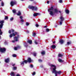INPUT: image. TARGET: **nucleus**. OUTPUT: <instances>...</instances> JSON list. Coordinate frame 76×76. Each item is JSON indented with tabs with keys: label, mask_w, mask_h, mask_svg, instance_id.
<instances>
[{
	"label": "nucleus",
	"mask_w": 76,
	"mask_h": 76,
	"mask_svg": "<svg viewBox=\"0 0 76 76\" xmlns=\"http://www.w3.org/2000/svg\"><path fill=\"white\" fill-rule=\"evenodd\" d=\"M13 69L14 70H15L17 69V67L16 66L14 67Z\"/></svg>",
	"instance_id": "obj_27"
},
{
	"label": "nucleus",
	"mask_w": 76,
	"mask_h": 76,
	"mask_svg": "<svg viewBox=\"0 0 76 76\" xmlns=\"http://www.w3.org/2000/svg\"><path fill=\"white\" fill-rule=\"evenodd\" d=\"M1 28H0V32H1Z\"/></svg>",
	"instance_id": "obj_55"
},
{
	"label": "nucleus",
	"mask_w": 76,
	"mask_h": 76,
	"mask_svg": "<svg viewBox=\"0 0 76 76\" xmlns=\"http://www.w3.org/2000/svg\"><path fill=\"white\" fill-rule=\"evenodd\" d=\"M12 12L14 13H16V10H12Z\"/></svg>",
	"instance_id": "obj_32"
},
{
	"label": "nucleus",
	"mask_w": 76,
	"mask_h": 76,
	"mask_svg": "<svg viewBox=\"0 0 76 76\" xmlns=\"http://www.w3.org/2000/svg\"><path fill=\"white\" fill-rule=\"evenodd\" d=\"M58 57H63V55L59 53L58 54Z\"/></svg>",
	"instance_id": "obj_22"
},
{
	"label": "nucleus",
	"mask_w": 76,
	"mask_h": 76,
	"mask_svg": "<svg viewBox=\"0 0 76 76\" xmlns=\"http://www.w3.org/2000/svg\"><path fill=\"white\" fill-rule=\"evenodd\" d=\"M54 10V8L53 7H50V8L48 10V11L50 12V15H54V12L53 11V10Z\"/></svg>",
	"instance_id": "obj_2"
},
{
	"label": "nucleus",
	"mask_w": 76,
	"mask_h": 76,
	"mask_svg": "<svg viewBox=\"0 0 76 76\" xmlns=\"http://www.w3.org/2000/svg\"><path fill=\"white\" fill-rule=\"evenodd\" d=\"M44 32H45L44 31H43V34H44Z\"/></svg>",
	"instance_id": "obj_56"
},
{
	"label": "nucleus",
	"mask_w": 76,
	"mask_h": 76,
	"mask_svg": "<svg viewBox=\"0 0 76 76\" xmlns=\"http://www.w3.org/2000/svg\"><path fill=\"white\" fill-rule=\"evenodd\" d=\"M16 76H20V74H17V75H16Z\"/></svg>",
	"instance_id": "obj_43"
},
{
	"label": "nucleus",
	"mask_w": 76,
	"mask_h": 76,
	"mask_svg": "<svg viewBox=\"0 0 76 76\" xmlns=\"http://www.w3.org/2000/svg\"><path fill=\"white\" fill-rule=\"evenodd\" d=\"M18 34V33L16 32H15L14 33H12V34H10V38H12L13 36H15L16 35Z\"/></svg>",
	"instance_id": "obj_6"
},
{
	"label": "nucleus",
	"mask_w": 76,
	"mask_h": 76,
	"mask_svg": "<svg viewBox=\"0 0 76 76\" xmlns=\"http://www.w3.org/2000/svg\"><path fill=\"white\" fill-rule=\"evenodd\" d=\"M12 42H15V40H12Z\"/></svg>",
	"instance_id": "obj_50"
},
{
	"label": "nucleus",
	"mask_w": 76,
	"mask_h": 76,
	"mask_svg": "<svg viewBox=\"0 0 76 76\" xmlns=\"http://www.w3.org/2000/svg\"><path fill=\"white\" fill-rule=\"evenodd\" d=\"M3 24H1L0 25V29H2V28H3Z\"/></svg>",
	"instance_id": "obj_26"
},
{
	"label": "nucleus",
	"mask_w": 76,
	"mask_h": 76,
	"mask_svg": "<svg viewBox=\"0 0 76 76\" xmlns=\"http://www.w3.org/2000/svg\"><path fill=\"white\" fill-rule=\"evenodd\" d=\"M1 0H0V1H1Z\"/></svg>",
	"instance_id": "obj_62"
},
{
	"label": "nucleus",
	"mask_w": 76,
	"mask_h": 76,
	"mask_svg": "<svg viewBox=\"0 0 76 76\" xmlns=\"http://www.w3.org/2000/svg\"><path fill=\"white\" fill-rule=\"evenodd\" d=\"M46 32H48L49 31H50V29H49L48 28H47L46 29Z\"/></svg>",
	"instance_id": "obj_30"
},
{
	"label": "nucleus",
	"mask_w": 76,
	"mask_h": 76,
	"mask_svg": "<svg viewBox=\"0 0 76 76\" xmlns=\"http://www.w3.org/2000/svg\"><path fill=\"white\" fill-rule=\"evenodd\" d=\"M0 51L1 53H4L6 51V48H0Z\"/></svg>",
	"instance_id": "obj_8"
},
{
	"label": "nucleus",
	"mask_w": 76,
	"mask_h": 76,
	"mask_svg": "<svg viewBox=\"0 0 76 76\" xmlns=\"http://www.w3.org/2000/svg\"><path fill=\"white\" fill-rule=\"evenodd\" d=\"M58 12V10H57V9H54V13H57Z\"/></svg>",
	"instance_id": "obj_15"
},
{
	"label": "nucleus",
	"mask_w": 76,
	"mask_h": 76,
	"mask_svg": "<svg viewBox=\"0 0 76 76\" xmlns=\"http://www.w3.org/2000/svg\"><path fill=\"white\" fill-rule=\"evenodd\" d=\"M12 66H15V64H14L12 65Z\"/></svg>",
	"instance_id": "obj_51"
},
{
	"label": "nucleus",
	"mask_w": 76,
	"mask_h": 76,
	"mask_svg": "<svg viewBox=\"0 0 76 76\" xmlns=\"http://www.w3.org/2000/svg\"><path fill=\"white\" fill-rule=\"evenodd\" d=\"M28 43H29L30 44H32V40H28Z\"/></svg>",
	"instance_id": "obj_14"
},
{
	"label": "nucleus",
	"mask_w": 76,
	"mask_h": 76,
	"mask_svg": "<svg viewBox=\"0 0 76 76\" xmlns=\"http://www.w3.org/2000/svg\"><path fill=\"white\" fill-rule=\"evenodd\" d=\"M4 22V20H2L0 21V23L1 24H2L3 25V23Z\"/></svg>",
	"instance_id": "obj_18"
},
{
	"label": "nucleus",
	"mask_w": 76,
	"mask_h": 76,
	"mask_svg": "<svg viewBox=\"0 0 76 76\" xmlns=\"http://www.w3.org/2000/svg\"><path fill=\"white\" fill-rule=\"evenodd\" d=\"M36 27H38V26H39V25H38V24H36Z\"/></svg>",
	"instance_id": "obj_44"
},
{
	"label": "nucleus",
	"mask_w": 76,
	"mask_h": 76,
	"mask_svg": "<svg viewBox=\"0 0 76 76\" xmlns=\"http://www.w3.org/2000/svg\"><path fill=\"white\" fill-rule=\"evenodd\" d=\"M24 63H25V62H24V61H23L21 63V65H24Z\"/></svg>",
	"instance_id": "obj_28"
},
{
	"label": "nucleus",
	"mask_w": 76,
	"mask_h": 76,
	"mask_svg": "<svg viewBox=\"0 0 76 76\" xmlns=\"http://www.w3.org/2000/svg\"><path fill=\"white\" fill-rule=\"evenodd\" d=\"M63 42H64V41L62 39H61L60 41H59V42L61 43V44H63Z\"/></svg>",
	"instance_id": "obj_17"
},
{
	"label": "nucleus",
	"mask_w": 76,
	"mask_h": 76,
	"mask_svg": "<svg viewBox=\"0 0 76 76\" xmlns=\"http://www.w3.org/2000/svg\"><path fill=\"white\" fill-rule=\"evenodd\" d=\"M19 36L18 35L17 37H14V39L15 40V41H18V38H19Z\"/></svg>",
	"instance_id": "obj_10"
},
{
	"label": "nucleus",
	"mask_w": 76,
	"mask_h": 76,
	"mask_svg": "<svg viewBox=\"0 0 76 76\" xmlns=\"http://www.w3.org/2000/svg\"><path fill=\"white\" fill-rule=\"evenodd\" d=\"M29 7L30 9H32V10H37V8L36 7H34L33 6H29Z\"/></svg>",
	"instance_id": "obj_5"
},
{
	"label": "nucleus",
	"mask_w": 76,
	"mask_h": 76,
	"mask_svg": "<svg viewBox=\"0 0 76 76\" xmlns=\"http://www.w3.org/2000/svg\"><path fill=\"white\" fill-rule=\"evenodd\" d=\"M45 53V52L44 51H43L41 52V54H42V55H44Z\"/></svg>",
	"instance_id": "obj_23"
},
{
	"label": "nucleus",
	"mask_w": 76,
	"mask_h": 76,
	"mask_svg": "<svg viewBox=\"0 0 76 76\" xmlns=\"http://www.w3.org/2000/svg\"><path fill=\"white\" fill-rule=\"evenodd\" d=\"M20 19H22V18H23V17H22V16H20Z\"/></svg>",
	"instance_id": "obj_45"
},
{
	"label": "nucleus",
	"mask_w": 76,
	"mask_h": 76,
	"mask_svg": "<svg viewBox=\"0 0 76 76\" xmlns=\"http://www.w3.org/2000/svg\"><path fill=\"white\" fill-rule=\"evenodd\" d=\"M38 61H39V62H42V60L39 59Z\"/></svg>",
	"instance_id": "obj_40"
},
{
	"label": "nucleus",
	"mask_w": 76,
	"mask_h": 76,
	"mask_svg": "<svg viewBox=\"0 0 76 76\" xmlns=\"http://www.w3.org/2000/svg\"><path fill=\"white\" fill-rule=\"evenodd\" d=\"M60 18V20L59 21V24L61 25L62 24L64 20V18L62 16H61Z\"/></svg>",
	"instance_id": "obj_3"
},
{
	"label": "nucleus",
	"mask_w": 76,
	"mask_h": 76,
	"mask_svg": "<svg viewBox=\"0 0 76 76\" xmlns=\"http://www.w3.org/2000/svg\"><path fill=\"white\" fill-rule=\"evenodd\" d=\"M10 20H11V21H12V20H13V18H11L10 19Z\"/></svg>",
	"instance_id": "obj_38"
},
{
	"label": "nucleus",
	"mask_w": 76,
	"mask_h": 76,
	"mask_svg": "<svg viewBox=\"0 0 76 76\" xmlns=\"http://www.w3.org/2000/svg\"><path fill=\"white\" fill-rule=\"evenodd\" d=\"M51 69H52V68H51Z\"/></svg>",
	"instance_id": "obj_61"
},
{
	"label": "nucleus",
	"mask_w": 76,
	"mask_h": 76,
	"mask_svg": "<svg viewBox=\"0 0 76 76\" xmlns=\"http://www.w3.org/2000/svg\"><path fill=\"white\" fill-rule=\"evenodd\" d=\"M58 61L60 63H63V62H64V60H62L61 59H58Z\"/></svg>",
	"instance_id": "obj_13"
},
{
	"label": "nucleus",
	"mask_w": 76,
	"mask_h": 76,
	"mask_svg": "<svg viewBox=\"0 0 76 76\" xmlns=\"http://www.w3.org/2000/svg\"><path fill=\"white\" fill-rule=\"evenodd\" d=\"M56 43V41H54L53 42V44H55Z\"/></svg>",
	"instance_id": "obj_54"
},
{
	"label": "nucleus",
	"mask_w": 76,
	"mask_h": 76,
	"mask_svg": "<svg viewBox=\"0 0 76 76\" xmlns=\"http://www.w3.org/2000/svg\"><path fill=\"white\" fill-rule=\"evenodd\" d=\"M56 45H53L51 46V48H53V49H55V48H56Z\"/></svg>",
	"instance_id": "obj_16"
},
{
	"label": "nucleus",
	"mask_w": 76,
	"mask_h": 76,
	"mask_svg": "<svg viewBox=\"0 0 76 76\" xmlns=\"http://www.w3.org/2000/svg\"><path fill=\"white\" fill-rule=\"evenodd\" d=\"M50 66L52 67H53V73H55V76H57L58 75H60L61 73V71H57L56 69V66L54 65L50 64Z\"/></svg>",
	"instance_id": "obj_1"
},
{
	"label": "nucleus",
	"mask_w": 76,
	"mask_h": 76,
	"mask_svg": "<svg viewBox=\"0 0 76 76\" xmlns=\"http://www.w3.org/2000/svg\"><path fill=\"white\" fill-rule=\"evenodd\" d=\"M19 47V46H18L17 47H15L14 48V49L15 50H18V48Z\"/></svg>",
	"instance_id": "obj_21"
},
{
	"label": "nucleus",
	"mask_w": 76,
	"mask_h": 76,
	"mask_svg": "<svg viewBox=\"0 0 76 76\" xmlns=\"http://www.w3.org/2000/svg\"><path fill=\"white\" fill-rule=\"evenodd\" d=\"M25 47H28V45L27 44H26L25 45Z\"/></svg>",
	"instance_id": "obj_49"
},
{
	"label": "nucleus",
	"mask_w": 76,
	"mask_h": 76,
	"mask_svg": "<svg viewBox=\"0 0 76 76\" xmlns=\"http://www.w3.org/2000/svg\"><path fill=\"white\" fill-rule=\"evenodd\" d=\"M24 62L25 63H26V64L27 63H30L32 62V60H31V58H28L27 60H24Z\"/></svg>",
	"instance_id": "obj_4"
},
{
	"label": "nucleus",
	"mask_w": 76,
	"mask_h": 76,
	"mask_svg": "<svg viewBox=\"0 0 76 76\" xmlns=\"http://www.w3.org/2000/svg\"><path fill=\"white\" fill-rule=\"evenodd\" d=\"M10 61V58H8L6 59L5 60V63H9Z\"/></svg>",
	"instance_id": "obj_9"
},
{
	"label": "nucleus",
	"mask_w": 76,
	"mask_h": 76,
	"mask_svg": "<svg viewBox=\"0 0 76 76\" xmlns=\"http://www.w3.org/2000/svg\"><path fill=\"white\" fill-rule=\"evenodd\" d=\"M40 13H35L33 14V16L35 17L37 16L38 15H40Z\"/></svg>",
	"instance_id": "obj_11"
},
{
	"label": "nucleus",
	"mask_w": 76,
	"mask_h": 76,
	"mask_svg": "<svg viewBox=\"0 0 76 76\" xmlns=\"http://www.w3.org/2000/svg\"><path fill=\"white\" fill-rule=\"evenodd\" d=\"M18 16H20L21 15V12L20 11H18V13L17 14Z\"/></svg>",
	"instance_id": "obj_20"
},
{
	"label": "nucleus",
	"mask_w": 76,
	"mask_h": 76,
	"mask_svg": "<svg viewBox=\"0 0 76 76\" xmlns=\"http://www.w3.org/2000/svg\"><path fill=\"white\" fill-rule=\"evenodd\" d=\"M30 67H31V68H33V67H34V66H33V65L31 64L30 65Z\"/></svg>",
	"instance_id": "obj_39"
},
{
	"label": "nucleus",
	"mask_w": 76,
	"mask_h": 76,
	"mask_svg": "<svg viewBox=\"0 0 76 76\" xmlns=\"http://www.w3.org/2000/svg\"><path fill=\"white\" fill-rule=\"evenodd\" d=\"M3 34V32L2 31H1L0 32V35H2Z\"/></svg>",
	"instance_id": "obj_41"
},
{
	"label": "nucleus",
	"mask_w": 76,
	"mask_h": 76,
	"mask_svg": "<svg viewBox=\"0 0 76 76\" xmlns=\"http://www.w3.org/2000/svg\"><path fill=\"white\" fill-rule=\"evenodd\" d=\"M35 43L36 44H38V42H37V41H35Z\"/></svg>",
	"instance_id": "obj_42"
},
{
	"label": "nucleus",
	"mask_w": 76,
	"mask_h": 76,
	"mask_svg": "<svg viewBox=\"0 0 76 76\" xmlns=\"http://www.w3.org/2000/svg\"><path fill=\"white\" fill-rule=\"evenodd\" d=\"M35 35H36V33H34L33 34V36H35Z\"/></svg>",
	"instance_id": "obj_35"
},
{
	"label": "nucleus",
	"mask_w": 76,
	"mask_h": 76,
	"mask_svg": "<svg viewBox=\"0 0 76 76\" xmlns=\"http://www.w3.org/2000/svg\"><path fill=\"white\" fill-rule=\"evenodd\" d=\"M21 0L22 1H23V0Z\"/></svg>",
	"instance_id": "obj_60"
},
{
	"label": "nucleus",
	"mask_w": 76,
	"mask_h": 76,
	"mask_svg": "<svg viewBox=\"0 0 76 76\" xmlns=\"http://www.w3.org/2000/svg\"><path fill=\"white\" fill-rule=\"evenodd\" d=\"M9 34H11V31L9 30Z\"/></svg>",
	"instance_id": "obj_47"
},
{
	"label": "nucleus",
	"mask_w": 76,
	"mask_h": 76,
	"mask_svg": "<svg viewBox=\"0 0 76 76\" xmlns=\"http://www.w3.org/2000/svg\"><path fill=\"white\" fill-rule=\"evenodd\" d=\"M59 2L60 3H63V1L62 0H59Z\"/></svg>",
	"instance_id": "obj_33"
},
{
	"label": "nucleus",
	"mask_w": 76,
	"mask_h": 76,
	"mask_svg": "<svg viewBox=\"0 0 76 76\" xmlns=\"http://www.w3.org/2000/svg\"><path fill=\"white\" fill-rule=\"evenodd\" d=\"M0 38H1V36H0Z\"/></svg>",
	"instance_id": "obj_59"
},
{
	"label": "nucleus",
	"mask_w": 76,
	"mask_h": 76,
	"mask_svg": "<svg viewBox=\"0 0 76 76\" xmlns=\"http://www.w3.org/2000/svg\"><path fill=\"white\" fill-rule=\"evenodd\" d=\"M8 19V16H6L5 17L4 20H7Z\"/></svg>",
	"instance_id": "obj_24"
},
{
	"label": "nucleus",
	"mask_w": 76,
	"mask_h": 76,
	"mask_svg": "<svg viewBox=\"0 0 76 76\" xmlns=\"http://www.w3.org/2000/svg\"><path fill=\"white\" fill-rule=\"evenodd\" d=\"M67 45H70L72 44V42H67Z\"/></svg>",
	"instance_id": "obj_25"
},
{
	"label": "nucleus",
	"mask_w": 76,
	"mask_h": 76,
	"mask_svg": "<svg viewBox=\"0 0 76 76\" xmlns=\"http://www.w3.org/2000/svg\"><path fill=\"white\" fill-rule=\"evenodd\" d=\"M10 75L11 76H15V72H11L10 73Z\"/></svg>",
	"instance_id": "obj_12"
},
{
	"label": "nucleus",
	"mask_w": 76,
	"mask_h": 76,
	"mask_svg": "<svg viewBox=\"0 0 76 76\" xmlns=\"http://www.w3.org/2000/svg\"><path fill=\"white\" fill-rule=\"evenodd\" d=\"M10 4L11 6H13L14 5L16 4V1H11L10 2Z\"/></svg>",
	"instance_id": "obj_7"
},
{
	"label": "nucleus",
	"mask_w": 76,
	"mask_h": 76,
	"mask_svg": "<svg viewBox=\"0 0 76 76\" xmlns=\"http://www.w3.org/2000/svg\"><path fill=\"white\" fill-rule=\"evenodd\" d=\"M32 74L33 75H35V72H33L32 73Z\"/></svg>",
	"instance_id": "obj_34"
},
{
	"label": "nucleus",
	"mask_w": 76,
	"mask_h": 76,
	"mask_svg": "<svg viewBox=\"0 0 76 76\" xmlns=\"http://www.w3.org/2000/svg\"><path fill=\"white\" fill-rule=\"evenodd\" d=\"M31 0V1H32V0Z\"/></svg>",
	"instance_id": "obj_58"
},
{
	"label": "nucleus",
	"mask_w": 76,
	"mask_h": 76,
	"mask_svg": "<svg viewBox=\"0 0 76 76\" xmlns=\"http://www.w3.org/2000/svg\"><path fill=\"white\" fill-rule=\"evenodd\" d=\"M37 55V53H34V56H36V55Z\"/></svg>",
	"instance_id": "obj_46"
},
{
	"label": "nucleus",
	"mask_w": 76,
	"mask_h": 76,
	"mask_svg": "<svg viewBox=\"0 0 76 76\" xmlns=\"http://www.w3.org/2000/svg\"><path fill=\"white\" fill-rule=\"evenodd\" d=\"M20 21H21V22H24V20L22 19L20 20Z\"/></svg>",
	"instance_id": "obj_36"
},
{
	"label": "nucleus",
	"mask_w": 76,
	"mask_h": 76,
	"mask_svg": "<svg viewBox=\"0 0 76 76\" xmlns=\"http://www.w3.org/2000/svg\"><path fill=\"white\" fill-rule=\"evenodd\" d=\"M12 56L13 57H16V55L14 54L12 55Z\"/></svg>",
	"instance_id": "obj_29"
},
{
	"label": "nucleus",
	"mask_w": 76,
	"mask_h": 76,
	"mask_svg": "<svg viewBox=\"0 0 76 76\" xmlns=\"http://www.w3.org/2000/svg\"><path fill=\"white\" fill-rule=\"evenodd\" d=\"M66 13L69 14V11L68 10L66 9L65 10Z\"/></svg>",
	"instance_id": "obj_19"
},
{
	"label": "nucleus",
	"mask_w": 76,
	"mask_h": 76,
	"mask_svg": "<svg viewBox=\"0 0 76 76\" xmlns=\"http://www.w3.org/2000/svg\"><path fill=\"white\" fill-rule=\"evenodd\" d=\"M26 25L27 26H28V25H29V23L28 22L26 23Z\"/></svg>",
	"instance_id": "obj_37"
},
{
	"label": "nucleus",
	"mask_w": 76,
	"mask_h": 76,
	"mask_svg": "<svg viewBox=\"0 0 76 76\" xmlns=\"http://www.w3.org/2000/svg\"><path fill=\"white\" fill-rule=\"evenodd\" d=\"M59 12H60V13H61V11H59Z\"/></svg>",
	"instance_id": "obj_57"
},
{
	"label": "nucleus",
	"mask_w": 76,
	"mask_h": 76,
	"mask_svg": "<svg viewBox=\"0 0 76 76\" xmlns=\"http://www.w3.org/2000/svg\"><path fill=\"white\" fill-rule=\"evenodd\" d=\"M47 3L48 4H49V1H47Z\"/></svg>",
	"instance_id": "obj_53"
},
{
	"label": "nucleus",
	"mask_w": 76,
	"mask_h": 76,
	"mask_svg": "<svg viewBox=\"0 0 76 76\" xmlns=\"http://www.w3.org/2000/svg\"><path fill=\"white\" fill-rule=\"evenodd\" d=\"M47 26H44V28H47Z\"/></svg>",
	"instance_id": "obj_52"
},
{
	"label": "nucleus",
	"mask_w": 76,
	"mask_h": 76,
	"mask_svg": "<svg viewBox=\"0 0 76 76\" xmlns=\"http://www.w3.org/2000/svg\"><path fill=\"white\" fill-rule=\"evenodd\" d=\"M11 31H12V32H14V30L11 29Z\"/></svg>",
	"instance_id": "obj_48"
},
{
	"label": "nucleus",
	"mask_w": 76,
	"mask_h": 76,
	"mask_svg": "<svg viewBox=\"0 0 76 76\" xmlns=\"http://www.w3.org/2000/svg\"><path fill=\"white\" fill-rule=\"evenodd\" d=\"M1 6H4V3L3 2H2L1 3Z\"/></svg>",
	"instance_id": "obj_31"
}]
</instances>
